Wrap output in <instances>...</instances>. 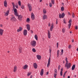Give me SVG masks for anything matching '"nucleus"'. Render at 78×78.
<instances>
[{
	"label": "nucleus",
	"mask_w": 78,
	"mask_h": 78,
	"mask_svg": "<svg viewBox=\"0 0 78 78\" xmlns=\"http://www.w3.org/2000/svg\"><path fill=\"white\" fill-rule=\"evenodd\" d=\"M71 66V63H66L65 67L66 68V69H68Z\"/></svg>",
	"instance_id": "nucleus-1"
},
{
	"label": "nucleus",
	"mask_w": 78,
	"mask_h": 78,
	"mask_svg": "<svg viewBox=\"0 0 78 78\" xmlns=\"http://www.w3.org/2000/svg\"><path fill=\"white\" fill-rule=\"evenodd\" d=\"M30 44L33 47H35L36 45V41L34 40L32 41L31 42Z\"/></svg>",
	"instance_id": "nucleus-2"
},
{
	"label": "nucleus",
	"mask_w": 78,
	"mask_h": 78,
	"mask_svg": "<svg viewBox=\"0 0 78 78\" xmlns=\"http://www.w3.org/2000/svg\"><path fill=\"white\" fill-rule=\"evenodd\" d=\"M14 11L15 15L16 16V17H17V16H18L19 15L18 14V13H17V10L16 9V8L14 9Z\"/></svg>",
	"instance_id": "nucleus-3"
},
{
	"label": "nucleus",
	"mask_w": 78,
	"mask_h": 78,
	"mask_svg": "<svg viewBox=\"0 0 78 78\" xmlns=\"http://www.w3.org/2000/svg\"><path fill=\"white\" fill-rule=\"evenodd\" d=\"M27 6L28 7L29 11H31V10H32V7H31V5L29 3H28L27 4Z\"/></svg>",
	"instance_id": "nucleus-4"
},
{
	"label": "nucleus",
	"mask_w": 78,
	"mask_h": 78,
	"mask_svg": "<svg viewBox=\"0 0 78 78\" xmlns=\"http://www.w3.org/2000/svg\"><path fill=\"white\" fill-rule=\"evenodd\" d=\"M64 16H65V14H64V13H63L61 15V13H60L59 14V18H63L64 17Z\"/></svg>",
	"instance_id": "nucleus-5"
},
{
	"label": "nucleus",
	"mask_w": 78,
	"mask_h": 78,
	"mask_svg": "<svg viewBox=\"0 0 78 78\" xmlns=\"http://www.w3.org/2000/svg\"><path fill=\"white\" fill-rule=\"evenodd\" d=\"M31 18L32 20H34V15L33 13H31Z\"/></svg>",
	"instance_id": "nucleus-6"
},
{
	"label": "nucleus",
	"mask_w": 78,
	"mask_h": 78,
	"mask_svg": "<svg viewBox=\"0 0 78 78\" xmlns=\"http://www.w3.org/2000/svg\"><path fill=\"white\" fill-rule=\"evenodd\" d=\"M50 57H49L48 60V63L47 65V67H49L50 66Z\"/></svg>",
	"instance_id": "nucleus-7"
},
{
	"label": "nucleus",
	"mask_w": 78,
	"mask_h": 78,
	"mask_svg": "<svg viewBox=\"0 0 78 78\" xmlns=\"http://www.w3.org/2000/svg\"><path fill=\"white\" fill-rule=\"evenodd\" d=\"M23 34L24 36H27V30H24Z\"/></svg>",
	"instance_id": "nucleus-8"
},
{
	"label": "nucleus",
	"mask_w": 78,
	"mask_h": 78,
	"mask_svg": "<svg viewBox=\"0 0 78 78\" xmlns=\"http://www.w3.org/2000/svg\"><path fill=\"white\" fill-rule=\"evenodd\" d=\"M3 31H4V30L2 29H0V35H1V36H2L3 35Z\"/></svg>",
	"instance_id": "nucleus-9"
},
{
	"label": "nucleus",
	"mask_w": 78,
	"mask_h": 78,
	"mask_svg": "<svg viewBox=\"0 0 78 78\" xmlns=\"http://www.w3.org/2000/svg\"><path fill=\"white\" fill-rule=\"evenodd\" d=\"M22 16L21 15H20L18 16V19L19 20H22Z\"/></svg>",
	"instance_id": "nucleus-10"
},
{
	"label": "nucleus",
	"mask_w": 78,
	"mask_h": 78,
	"mask_svg": "<svg viewBox=\"0 0 78 78\" xmlns=\"http://www.w3.org/2000/svg\"><path fill=\"white\" fill-rule=\"evenodd\" d=\"M47 19V15L44 14L43 16V20H45V19Z\"/></svg>",
	"instance_id": "nucleus-11"
},
{
	"label": "nucleus",
	"mask_w": 78,
	"mask_h": 78,
	"mask_svg": "<svg viewBox=\"0 0 78 78\" xmlns=\"http://www.w3.org/2000/svg\"><path fill=\"white\" fill-rule=\"evenodd\" d=\"M11 20L13 22H14V21H16V18L14 17H12L11 19Z\"/></svg>",
	"instance_id": "nucleus-12"
},
{
	"label": "nucleus",
	"mask_w": 78,
	"mask_h": 78,
	"mask_svg": "<svg viewBox=\"0 0 78 78\" xmlns=\"http://www.w3.org/2000/svg\"><path fill=\"white\" fill-rule=\"evenodd\" d=\"M27 29L28 30V31H30V26L29 24H27L26 25Z\"/></svg>",
	"instance_id": "nucleus-13"
},
{
	"label": "nucleus",
	"mask_w": 78,
	"mask_h": 78,
	"mask_svg": "<svg viewBox=\"0 0 78 78\" xmlns=\"http://www.w3.org/2000/svg\"><path fill=\"white\" fill-rule=\"evenodd\" d=\"M37 58L38 60H40L41 59V56L39 55H37Z\"/></svg>",
	"instance_id": "nucleus-14"
},
{
	"label": "nucleus",
	"mask_w": 78,
	"mask_h": 78,
	"mask_svg": "<svg viewBox=\"0 0 78 78\" xmlns=\"http://www.w3.org/2000/svg\"><path fill=\"white\" fill-rule=\"evenodd\" d=\"M34 69H36L37 68V65L36 63H34Z\"/></svg>",
	"instance_id": "nucleus-15"
},
{
	"label": "nucleus",
	"mask_w": 78,
	"mask_h": 78,
	"mask_svg": "<svg viewBox=\"0 0 78 78\" xmlns=\"http://www.w3.org/2000/svg\"><path fill=\"white\" fill-rule=\"evenodd\" d=\"M48 37L49 39H50V37H51L50 32V31L49 30H48Z\"/></svg>",
	"instance_id": "nucleus-16"
},
{
	"label": "nucleus",
	"mask_w": 78,
	"mask_h": 78,
	"mask_svg": "<svg viewBox=\"0 0 78 78\" xmlns=\"http://www.w3.org/2000/svg\"><path fill=\"white\" fill-rule=\"evenodd\" d=\"M43 74H44V69H42L40 73V75H41V76H42Z\"/></svg>",
	"instance_id": "nucleus-17"
},
{
	"label": "nucleus",
	"mask_w": 78,
	"mask_h": 78,
	"mask_svg": "<svg viewBox=\"0 0 78 78\" xmlns=\"http://www.w3.org/2000/svg\"><path fill=\"white\" fill-rule=\"evenodd\" d=\"M17 66H15L14 68L13 72H16L17 71Z\"/></svg>",
	"instance_id": "nucleus-18"
},
{
	"label": "nucleus",
	"mask_w": 78,
	"mask_h": 78,
	"mask_svg": "<svg viewBox=\"0 0 78 78\" xmlns=\"http://www.w3.org/2000/svg\"><path fill=\"white\" fill-rule=\"evenodd\" d=\"M4 5L5 7H7V2H6V0H5L4 2Z\"/></svg>",
	"instance_id": "nucleus-19"
},
{
	"label": "nucleus",
	"mask_w": 78,
	"mask_h": 78,
	"mask_svg": "<svg viewBox=\"0 0 78 78\" xmlns=\"http://www.w3.org/2000/svg\"><path fill=\"white\" fill-rule=\"evenodd\" d=\"M9 10H8L6 13L5 14V15L6 16H8V14H9Z\"/></svg>",
	"instance_id": "nucleus-20"
},
{
	"label": "nucleus",
	"mask_w": 78,
	"mask_h": 78,
	"mask_svg": "<svg viewBox=\"0 0 78 78\" xmlns=\"http://www.w3.org/2000/svg\"><path fill=\"white\" fill-rule=\"evenodd\" d=\"M22 28L21 27H20L19 29H18L17 30V32H20L21 31H22Z\"/></svg>",
	"instance_id": "nucleus-21"
},
{
	"label": "nucleus",
	"mask_w": 78,
	"mask_h": 78,
	"mask_svg": "<svg viewBox=\"0 0 78 78\" xmlns=\"http://www.w3.org/2000/svg\"><path fill=\"white\" fill-rule=\"evenodd\" d=\"M22 47H20L19 48V51L20 53H22Z\"/></svg>",
	"instance_id": "nucleus-22"
},
{
	"label": "nucleus",
	"mask_w": 78,
	"mask_h": 78,
	"mask_svg": "<svg viewBox=\"0 0 78 78\" xmlns=\"http://www.w3.org/2000/svg\"><path fill=\"white\" fill-rule=\"evenodd\" d=\"M63 71V69L62 68L61 69L60 71V75L61 76H62V71Z\"/></svg>",
	"instance_id": "nucleus-23"
},
{
	"label": "nucleus",
	"mask_w": 78,
	"mask_h": 78,
	"mask_svg": "<svg viewBox=\"0 0 78 78\" xmlns=\"http://www.w3.org/2000/svg\"><path fill=\"white\" fill-rule=\"evenodd\" d=\"M53 28V24H52L51 25V28H50V31H52Z\"/></svg>",
	"instance_id": "nucleus-24"
},
{
	"label": "nucleus",
	"mask_w": 78,
	"mask_h": 78,
	"mask_svg": "<svg viewBox=\"0 0 78 78\" xmlns=\"http://www.w3.org/2000/svg\"><path fill=\"white\" fill-rule=\"evenodd\" d=\"M75 65H74L73 66L72 68V70H74V69H75Z\"/></svg>",
	"instance_id": "nucleus-25"
},
{
	"label": "nucleus",
	"mask_w": 78,
	"mask_h": 78,
	"mask_svg": "<svg viewBox=\"0 0 78 78\" xmlns=\"http://www.w3.org/2000/svg\"><path fill=\"white\" fill-rule=\"evenodd\" d=\"M27 67H28V66L27 65H25L23 67V69H27Z\"/></svg>",
	"instance_id": "nucleus-26"
},
{
	"label": "nucleus",
	"mask_w": 78,
	"mask_h": 78,
	"mask_svg": "<svg viewBox=\"0 0 78 78\" xmlns=\"http://www.w3.org/2000/svg\"><path fill=\"white\" fill-rule=\"evenodd\" d=\"M34 37L35 39H36L37 41V34L35 35Z\"/></svg>",
	"instance_id": "nucleus-27"
},
{
	"label": "nucleus",
	"mask_w": 78,
	"mask_h": 78,
	"mask_svg": "<svg viewBox=\"0 0 78 78\" xmlns=\"http://www.w3.org/2000/svg\"><path fill=\"white\" fill-rule=\"evenodd\" d=\"M63 53H64V51H63V49H62L60 54L61 56V55H62V54H63Z\"/></svg>",
	"instance_id": "nucleus-28"
},
{
	"label": "nucleus",
	"mask_w": 78,
	"mask_h": 78,
	"mask_svg": "<svg viewBox=\"0 0 78 78\" xmlns=\"http://www.w3.org/2000/svg\"><path fill=\"white\" fill-rule=\"evenodd\" d=\"M43 12L44 14H46L47 13V11H46V10H45V9H43Z\"/></svg>",
	"instance_id": "nucleus-29"
},
{
	"label": "nucleus",
	"mask_w": 78,
	"mask_h": 78,
	"mask_svg": "<svg viewBox=\"0 0 78 78\" xmlns=\"http://www.w3.org/2000/svg\"><path fill=\"white\" fill-rule=\"evenodd\" d=\"M62 33H65V31H66V29H64V28H63L62 29Z\"/></svg>",
	"instance_id": "nucleus-30"
},
{
	"label": "nucleus",
	"mask_w": 78,
	"mask_h": 78,
	"mask_svg": "<svg viewBox=\"0 0 78 78\" xmlns=\"http://www.w3.org/2000/svg\"><path fill=\"white\" fill-rule=\"evenodd\" d=\"M59 53V50H58L57 52V57H58Z\"/></svg>",
	"instance_id": "nucleus-31"
},
{
	"label": "nucleus",
	"mask_w": 78,
	"mask_h": 78,
	"mask_svg": "<svg viewBox=\"0 0 78 78\" xmlns=\"http://www.w3.org/2000/svg\"><path fill=\"white\" fill-rule=\"evenodd\" d=\"M32 50L33 52H36V49L34 48H33L32 49Z\"/></svg>",
	"instance_id": "nucleus-32"
},
{
	"label": "nucleus",
	"mask_w": 78,
	"mask_h": 78,
	"mask_svg": "<svg viewBox=\"0 0 78 78\" xmlns=\"http://www.w3.org/2000/svg\"><path fill=\"white\" fill-rule=\"evenodd\" d=\"M21 8H22V9H24V8H25V6L23 5H21Z\"/></svg>",
	"instance_id": "nucleus-33"
},
{
	"label": "nucleus",
	"mask_w": 78,
	"mask_h": 78,
	"mask_svg": "<svg viewBox=\"0 0 78 78\" xmlns=\"http://www.w3.org/2000/svg\"><path fill=\"white\" fill-rule=\"evenodd\" d=\"M64 10V7H62L61 8V10L62 11H63Z\"/></svg>",
	"instance_id": "nucleus-34"
},
{
	"label": "nucleus",
	"mask_w": 78,
	"mask_h": 78,
	"mask_svg": "<svg viewBox=\"0 0 78 78\" xmlns=\"http://www.w3.org/2000/svg\"><path fill=\"white\" fill-rule=\"evenodd\" d=\"M71 25H72V23H70L68 24L69 28H70V27H71Z\"/></svg>",
	"instance_id": "nucleus-35"
},
{
	"label": "nucleus",
	"mask_w": 78,
	"mask_h": 78,
	"mask_svg": "<svg viewBox=\"0 0 78 78\" xmlns=\"http://www.w3.org/2000/svg\"><path fill=\"white\" fill-rule=\"evenodd\" d=\"M57 75V73H54V77L55 78H56V76Z\"/></svg>",
	"instance_id": "nucleus-36"
},
{
	"label": "nucleus",
	"mask_w": 78,
	"mask_h": 78,
	"mask_svg": "<svg viewBox=\"0 0 78 78\" xmlns=\"http://www.w3.org/2000/svg\"><path fill=\"white\" fill-rule=\"evenodd\" d=\"M65 61H66V63H67L69 62V61H68V60H67V57H66V58Z\"/></svg>",
	"instance_id": "nucleus-37"
},
{
	"label": "nucleus",
	"mask_w": 78,
	"mask_h": 78,
	"mask_svg": "<svg viewBox=\"0 0 78 78\" xmlns=\"http://www.w3.org/2000/svg\"><path fill=\"white\" fill-rule=\"evenodd\" d=\"M54 73H57V69H55Z\"/></svg>",
	"instance_id": "nucleus-38"
},
{
	"label": "nucleus",
	"mask_w": 78,
	"mask_h": 78,
	"mask_svg": "<svg viewBox=\"0 0 78 78\" xmlns=\"http://www.w3.org/2000/svg\"><path fill=\"white\" fill-rule=\"evenodd\" d=\"M18 4L19 5V6H21V2L20 1L18 2Z\"/></svg>",
	"instance_id": "nucleus-39"
},
{
	"label": "nucleus",
	"mask_w": 78,
	"mask_h": 78,
	"mask_svg": "<svg viewBox=\"0 0 78 78\" xmlns=\"http://www.w3.org/2000/svg\"><path fill=\"white\" fill-rule=\"evenodd\" d=\"M31 73H27V76H30V75H31Z\"/></svg>",
	"instance_id": "nucleus-40"
},
{
	"label": "nucleus",
	"mask_w": 78,
	"mask_h": 78,
	"mask_svg": "<svg viewBox=\"0 0 78 78\" xmlns=\"http://www.w3.org/2000/svg\"><path fill=\"white\" fill-rule=\"evenodd\" d=\"M51 2H52V4H53V5H54V0H51Z\"/></svg>",
	"instance_id": "nucleus-41"
},
{
	"label": "nucleus",
	"mask_w": 78,
	"mask_h": 78,
	"mask_svg": "<svg viewBox=\"0 0 78 78\" xmlns=\"http://www.w3.org/2000/svg\"><path fill=\"white\" fill-rule=\"evenodd\" d=\"M72 17L73 18H74V17H75V14H74L73 13Z\"/></svg>",
	"instance_id": "nucleus-42"
},
{
	"label": "nucleus",
	"mask_w": 78,
	"mask_h": 78,
	"mask_svg": "<svg viewBox=\"0 0 78 78\" xmlns=\"http://www.w3.org/2000/svg\"><path fill=\"white\" fill-rule=\"evenodd\" d=\"M71 47H72V45L70 44L69 45L68 48L69 49H70V48H71Z\"/></svg>",
	"instance_id": "nucleus-43"
},
{
	"label": "nucleus",
	"mask_w": 78,
	"mask_h": 78,
	"mask_svg": "<svg viewBox=\"0 0 78 78\" xmlns=\"http://www.w3.org/2000/svg\"><path fill=\"white\" fill-rule=\"evenodd\" d=\"M30 21V19L29 18H27V22H28Z\"/></svg>",
	"instance_id": "nucleus-44"
},
{
	"label": "nucleus",
	"mask_w": 78,
	"mask_h": 78,
	"mask_svg": "<svg viewBox=\"0 0 78 78\" xmlns=\"http://www.w3.org/2000/svg\"><path fill=\"white\" fill-rule=\"evenodd\" d=\"M63 23H66V20L65 19H64L63 20Z\"/></svg>",
	"instance_id": "nucleus-45"
},
{
	"label": "nucleus",
	"mask_w": 78,
	"mask_h": 78,
	"mask_svg": "<svg viewBox=\"0 0 78 78\" xmlns=\"http://www.w3.org/2000/svg\"><path fill=\"white\" fill-rule=\"evenodd\" d=\"M49 6L50 7H51V6H52V4H51V3H49Z\"/></svg>",
	"instance_id": "nucleus-46"
},
{
	"label": "nucleus",
	"mask_w": 78,
	"mask_h": 78,
	"mask_svg": "<svg viewBox=\"0 0 78 78\" xmlns=\"http://www.w3.org/2000/svg\"><path fill=\"white\" fill-rule=\"evenodd\" d=\"M60 67H61V66L60 65H59L58 67V70H60Z\"/></svg>",
	"instance_id": "nucleus-47"
},
{
	"label": "nucleus",
	"mask_w": 78,
	"mask_h": 78,
	"mask_svg": "<svg viewBox=\"0 0 78 78\" xmlns=\"http://www.w3.org/2000/svg\"><path fill=\"white\" fill-rule=\"evenodd\" d=\"M71 22H72V20H70L69 21V23H71Z\"/></svg>",
	"instance_id": "nucleus-48"
},
{
	"label": "nucleus",
	"mask_w": 78,
	"mask_h": 78,
	"mask_svg": "<svg viewBox=\"0 0 78 78\" xmlns=\"http://www.w3.org/2000/svg\"><path fill=\"white\" fill-rule=\"evenodd\" d=\"M76 30H78V26H76L75 27Z\"/></svg>",
	"instance_id": "nucleus-49"
},
{
	"label": "nucleus",
	"mask_w": 78,
	"mask_h": 78,
	"mask_svg": "<svg viewBox=\"0 0 78 78\" xmlns=\"http://www.w3.org/2000/svg\"><path fill=\"white\" fill-rule=\"evenodd\" d=\"M59 45V44L58 42L57 43V48H58V45Z\"/></svg>",
	"instance_id": "nucleus-50"
},
{
	"label": "nucleus",
	"mask_w": 78,
	"mask_h": 78,
	"mask_svg": "<svg viewBox=\"0 0 78 78\" xmlns=\"http://www.w3.org/2000/svg\"><path fill=\"white\" fill-rule=\"evenodd\" d=\"M49 51H50V54H51V50L50 49H49Z\"/></svg>",
	"instance_id": "nucleus-51"
},
{
	"label": "nucleus",
	"mask_w": 78,
	"mask_h": 78,
	"mask_svg": "<svg viewBox=\"0 0 78 78\" xmlns=\"http://www.w3.org/2000/svg\"><path fill=\"white\" fill-rule=\"evenodd\" d=\"M66 75V73H64L63 75V78H65V76Z\"/></svg>",
	"instance_id": "nucleus-52"
},
{
	"label": "nucleus",
	"mask_w": 78,
	"mask_h": 78,
	"mask_svg": "<svg viewBox=\"0 0 78 78\" xmlns=\"http://www.w3.org/2000/svg\"><path fill=\"white\" fill-rule=\"evenodd\" d=\"M13 9H15V5H13Z\"/></svg>",
	"instance_id": "nucleus-53"
},
{
	"label": "nucleus",
	"mask_w": 78,
	"mask_h": 78,
	"mask_svg": "<svg viewBox=\"0 0 78 78\" xmlns=\"http://www.w3.org/2000/svg\"><path fill=\"white\" fill-rule=\"evenodd\" d=\"M12 4L13 6H14V5H14V2H12Z\"/></svg>",
	"instance_id": "nucleus-54"
},
{
	"label": "nucleus",
	"mask_w": 78,
	"mask_h": 78,
	"mask_svg": "<svg viewBox=\"0 0 78 78\" xmlns=\"http://www.w3.org/2000/svg\"><path fill=\"white\" fill-rule=\"evenodd\" d=\"M31 31V33H33V31L32 30H30Z\"/></svg>",
	"instance_id": "nucleus-55"
},
{
	"label": "nucleus",
	"mask_w": 78,
	"mask_h": 78,
	"mask_svg": "<svg viewBox=\"0 0 78 78\" xmlns=\"http://www.w3.org/2000/svg\"><path fill=\"white\" fill-rule=\"evenodd\" d=\"M72 42H74V40L73 39L72 40Z\"/></svg>",
	"instance_id": "nucleus-56"
},
{
	"label": "nucleus",
	"mask_w": 78,
	"mask_h": 78,
	"mask_svg": "<svg viewBox=\"0 0 78 78\" xmlns=\"http://www.w3.org/2000/svg\"><path fill=\"white\" fill-rule=\"evenodd\" d=\"M2 26L3 25L2 24H0V27H2Z\"/></svg>",
	"instance_id": "nucleus-57"
},
{
	"label": "nucleus",
	"mask_w": 78,
	"mask_h": 78,
	"mask_svg": "<svg viewBox=\"0 0 78 78\" xmlns=\"http://www.w3.org/2000/svg\"><path fill=\"white\" fill-rule=\"evenodd\" d=\"M32 77H33V76L31 75L30 78H32Z\"/></svg>",
	"instance_id": "nucleus-58"
},
{
	"label": "nucleus",
	"mask_w": 78,
	"mask_h": 78,
	"mask_svg": "<svg viewBox=\"0 0 78 78\" xmlns=\"http://www.w3.org/2000/svg\"><path fill=\"white\" fill-rule=\"evenodd\" d=\"M50 23H49V24H48V26L49 27H50Z\"/></svg>",
	"instance_id": "nucleus-59"
},
{
	"label": "nucleus",
	"mask_w": 78,
	"mask_h": 78,
	"mask_svg": "<svg viewBox=\"0 0 78 78\" xmlns=\"http://www.w3.org/2000/svg\"><path fill=\"white\" fill-rule=\"evenodd\" d=\"M40 0V2H42V0Z\"/></svg>",
	"instance_id": "nucleus-60"
},
{
	"label": "nucleus",
	"mask_w": 78,
	"mask_h": 78,
	"mask_svg": "<svg viewBox=\"0 0 78 78\" xmlns=\"http://www.w3.org/2000/svg\"><path fill=\"white\" fill-rule=\"evenodd\" d=\"M48 72H47V73H46V75H48Z\"/></svg>",
	"instance_id": "nucleus-61"
},
{
	"label": "nucleus",
	"mask_w": 78,
	"mask_h": 78,
	"mask_svg": "<svg viewBox=\"0 0 78 78\" xmlns=\"http://www.w3.org/2000/svg\"><path fill=\"white\" fill-rule=\"evenodd\" d=\"M58 24V21L57 20L56 21V24Z\"/></svg>",
	"instance_id": "nucleus-62"
},
{
	"label": "nucleus",
	"mask_w": 78,
	"mask_h": 78,
	"mask_svg": "<svg viewBox=\"0 0 78 78\" xmlns=\"http://www.w3.org/2000/svg\"><path fill=\"white\" fill-rule=\"evenodd\" d=\"M70 78V77L69 76H68V78Z\"/></svg>",
	"instance_id": "nucleus-63"
},
{
	"label": "nucleus",
	"mask_w": 78,
	"mask_h": 78,
	"mask_svg": "<svg viewBox=\"0 0 78 78\" xmlns=\"http://www.w3.org/2000/svg\"><path fill=\"white\" fill-rule=\"evenodd\" d=\"M67 71H66L65 73H67Z\"/></svg>",
	"instance_id": "nucleus-64"
}]
</instances>
